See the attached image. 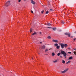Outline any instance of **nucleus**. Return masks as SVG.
I'll use <instances>...</instances> for the list:
<instances>
[{
    "label": "nucleus",
    "mask_w": 76,
    "mask_h": 76,
    "mask_svg": "<svg viewBox=\"0 0 76 76\" xmlns=\"http://www.w3.org/2000/svg\"><path fill=\"white\" fill-rule=\"evenodd\" d=\"M61 54L63 55L65 58H66V56L67 55V54H66V53L64 51L62 50L61 51Z\"/></svg>",
    "instance_id": "obj_1"
},
{
    "label": "nucleus",
    "mask_w": 76,
    "mask_h": 76,
    "mask_svg": "<svg viewBox=\"0 0 76 76\" xmlns=\"http://www.w3.org/2000/svg\"><path fill=\"white\" fill-rule=\"evenodd\" d=\"M10 1H9L6 2L5 4V6H6L7 7L9 6L10 5Z\"/></svg>",
    "instance_id": "obj_2"
},
{
    "label": "nucleus",
    "mask_w": 76,
    "mask_h": 76,
    "mask_svg": "<svg viewBox=\"0 0 76 76\" xmlns=\"http://www.w3.org/2000/svg\"><path fill=\"white\" fill-rule=\"evenodd\" d=\"M68 70H69L68 68L62 71L61 72V73H66V72H67V71H68Z\"/></svg>",
    "instance_id": "obj_3"
},
{
    "label": "nucleus",
    "mask_w": 76,
    "mask_h": 76,
    "mask_svg": "<svg viewBox=\"0 0 76 76\" xmlns=\"http://www.w3.org/2000/svg\"><path fill=\"white\" fill-rule=\"evenodd\" d=\"M59 45H61V46L62 48H64V44L63 43H59Z\"/></svg>",
    "instance_id": "obj_4"
},
{
    "label": "nucleus",
    "mask_w": 76,
    "mask_h": 76,
    "mask_svg": "<svg viewBox=\"0 0 76 76\" xmlns=\"http://www.w3.org/2000/svg\"><path fill=\"white\" fill-rule=\"evenodd\" d=\"M65 34L66 35H68L69 37H70V33H65Z\"/></svg>",
    "instance_id": "obj_5"
},
{
    "label": "nucleus",
    "mask_w": 76,
    "mask_h": 76,
    "mask_svg": "<svg viewBox=\"0 0 76 76\" xmlns=\"http://www.w3.org/2000/svg\"><path fill=\"white\" fill-rule=\"evenodd\" d=\"M45 49V46L43 45V46H42V50H44Z\"/></svg>",
    "instance_id": "obj_6"
},
{
    "label": "nucleus",
    "mask_w": 76,
    "mask_h": 76,
    "mask_svg": "<svg viewBox=\"0 0 76 76\" xmlns=\"http://www.w3.org/2000/svg\"><path fill=\"white\" fill-rule=\"evenodd\" d=\"M31 1L32 4H35V2H34L33 0H31Z\"/></svg>",
    "instance_id": "obj_7"
},
{
    "label": "nucleus",
    "mask_w": 76,
    "mask_h": 76,
    "mask_svg": "<svg viewBox=\"0 0 76 76\" xmlns=\"http://www.w3.org/2000/svg\"><path fill=\"white\" fill-rule=\"evenodd\" d=\"M53 42H58V40H56L54 39L53 40Z\"/></svg>",
    "instance_id": "obj_8"
},
{
    "label": "nucleus",
    "mask_w": 76,
    "mask_h": 76,
    "mask_svg": "<svg viewBox=\"0 0 76 76\" xmlns=\"http://www.w3.org/2000/svg\"><path fill=\"white\" fill-rule=\"evenodd\" d=\"M68 46V45H67V44H64V47L65 48H66Z\"/></svg>",
    "instance_id": "obj_9"
},
{
    "label": "nucleus",
    "mask_w": 76,
    "mask_h": 76,
    "mask_svg": "<svg viewBox=\"0 0 76 76\" xmlns=\"http://www.w3.org/2000/svg\"><path fill=\"white\" fill-rule=\"evenodd\" d=\"M36 34L37 32H34V33L32 34V35H36Z\"/></svg>",
    "instance_id": "obj_10"
},
{
    "label": "nucleus",
    "mask_w": 76,
    "mask_h": 76,
    "mask_svg": "<svg viewBox=\"0 0 76 76\" xmlns=\"http://www.w3.org/2000/svg\"><path fill=\"white\" fill-rule=\"evenodd\" d=\"M52 56H55V53H52Z\"/></svg>",
    "instance_id": "obj_11"
},
{
    "label": "nucleus",
    "mask_w": 76,
    "mask_h": 76,
    "mask_svg": "<svg viewBox=\"0 0 76 76\" xmlns=\"http://www.w3.org/2000/svg\"><path fill=\"white\" fill-rule=\"evenodd\" d=\"M53 31H56L57 29L56 28H53Z\"/></svg>",
    "instance_id": "obj_12"
},
{
    "label": "nucleus",
    "mask_w": 76,
    "mask_h": 76,
    "mask_svg": "<svg viewBox=\"0 0 76 76\" xmlns=\"http://www.w3.org/2000/svg\"><path fill=\"white\" fill-rule=\"evenodd\" d=\"M71 59H73L72 57H71L69 58V60H71Z\"/></svg>",
    "instance_id": "obj_13"
},
{
    "label": "nucleus",
    "mask_w": 76,
    "mask_h": 76,
    "mask_svg": "<svg viewBox=\"0 0 76 76\" xmlns=\"http://www.w3.org/2000/svg\"><path fill=\"white\" fill-rule=\"evenodd\" d=\"M65 63H66V61H65L64 60H62V63H63V64H65Z\"/></svg>",
    "instance_id": "obj_14"
},
{
    "label": "nucleus",
    "mask_w": 76,
    "mask_h": 76,
    "mask_svg": "<svg viewBox=\"0 0 76 76\" xmlns=\"http://www.w3.org/2000/svg\"><path fill=\"white\" fill-rule=\"evenodd\" d=\"M56 48L57 49H59V48H60V46H57L56 47Z\"/></svg>",
    "instance_id": "obj_15"
},
{
    "label": "nucleus",
    "mask_w": 76,
    "mask_h": 76,
    "mask_svg": "<svg viewBox=\"0 0 76 76\" xmlns=\"http://www.w3.org/2000/svg\"><path fill=\"white\" fill-rule=\"evenodd\" d=\"M57 60H56L53 61V63H57Z\"/></svg>",
    "instance_id": "obj_16"
},
{
    "label": "nucleus",
    "mask_w": 76,
    "mask_h": 76,
    "mask_svg": "<svg viewBox=\"0 0 76 76\" xmlns=\"http://www.w3.org/2000/svg\"><path fill=\"white\" fill-rule=\"evenodd\" d=\"M48 13H49V12H48V11H47V12H45V14H46V15H47V14H48Z\"/></svg>",
    "instance_id": "obj_17"
},
{
    "label": "nucleus",
    "mask_w": 76,
    "mask_h": 76,
    "mask_svg": "<svg viewBox=\"0 0 76 76\" xmlns=\"http://www.w3.org/2000/svg\"><path fill=\"white\" fill-rule=\"evenodd\" d=\"M54 45L55 46H56V47H57V46H58V44L56 43L55 44H54Z\"/></svg>",
    "instance_id": "obj_18"
},
{
    "label": "nucleus",
    "mask_w": 76,
    "mask_h": 76,
    "mask_svg": "<svg viewBox=\"0 0 76 76\" xmlns=\"http://www.w3.org/2000/svg\"><path fill=\"white\" fill-rule=\"evenodd\" d=\"M70 63V61H69L68 62H66V64H69V63Z\"/></svg>",
    "instance_id": "obj_19"
},
{
    "label": "nucleus",
    "mask_w": 76,
    "mask_h": 76,
    "mask_svg": "<svg viewBox=\"0 0 76 76\" xmlns=\"http://www.w3.org/2000/svg\"><path fill=\"white\" fill-rule=\"evenodd\" d=\"M47 25H48V26H50V25H51V24L50 23H48L47 24Z\"/></svg>",
    "instance_id": "obj_20"
},
{
    "label": "nucleus",
    "mask_w": 76,
    "mask_h": 76,
    "mask_svg": "<svg viewBox=\"0 0 76 76\" xmlns=\"http://www.w3.org/2000/svg\"><path fill=\"white\" fill-rule=\"evenodd\" d=\"M48 51V49H46L45 50V52H47V51Z\"/></svg>",
    "instance_id": "obj_21"
},
{
    "label": "nucleus",
    "mask_w": 76,
    "mask_h": 76,
    "mask_svg": "<svg viewBox=\"0 0 76 76\" xmlns=\"http://www.w3.org/2000/svg\"><path fill=\"white\" fill-rule=\"evenodd\" d=\"M61 23H63V24H64V21H61Z\"/></svg>",
    "instance_id": "obj_22"
},
{
    "label": "nucleus",
    "mask_w": 76,
    "mask_h": 76,
    "mask_svg": "<svg viewBox=\"0 0 76 76\" xmlns=\"http://www.w3.org/2000/svg\"><path fill=\"white\" fill-rule=\"evenodd\" d=\"M32 28H31L30 29V32H32Z\"/></svg>",
    "instance_id": "obj_23"
},
{
    "label": "nucleus",
    "mask_w": 76,
    "mask_h": 76,
    "mask_svg": "<svg viewBox=\"0 0 76 76\" xmlns=\"http://www.w3.org/2000/svg\"><path fill=\"white\" fill-rule=\"evenodd\" d=\"M60 53H58L57 54V56H60Z\"/></svg>",
    "instance_id": "obj_24"
},
{
    "label": "nucleus",
    "mask_w": 76,
    "mask_h": 76,
    "mask_svg": "<svg viewBox=\"0 0 76 76\" xmlns=\"http://www.w3.org/2000/svg\"><path fill=\"white\" fill-rule=\"evenodd\" d=\"M74 53L75 54V55H76V51L75 50V51L74 52Z\"/></svg>",
    "instance_id": "obj_25"
},
{
    "label": "nucleus",
    "mask_w": 76,
    "mask_h": 76,
    "mask_svg": "<svg viewBox=\"0 0 76 76\" xmlns=\"http://www.w3.org/2000/svg\"><path fill=\"white\" fill-rule=\"evenodd\" d=\"M44 10H43L42 11H41V13H42H42H44Z\"/></svg>",
    "instance_id": "obj_26"
},
{
    "label": "nucleus",
    "mask_w": 76,
    "mask_h": 76,
    "mask_svg": "<svg viewBox=\"0 0 76 76\" xmlns=\"http://www.w3.org/2000/svg\"><path fill=\"white\" fill-rule=\"evenodd\" d=\"M47 28H49V29H51L52 28L51 27H48Z\"/></svg>",
    "instance_id": "obj_27"
},
{
    "label": "nucleus",
    "mask_w": 76,
    "mask_h": 76,
    "mask_svg": "<svg viewBox=\"0 0 76 76\" xmlns=\"http://www.w3.org/2000/svg\"><path fill=\"white\" fill-rule=\"evenodd\" d=\"M48 38L49 39H50V38H51V37H50V36H48Z\"/></svg>",
    "instance_id": "obj_28"
},
{
    "label": "nucleus",
    "mask_w": 76,
    "mask_h": 76,
    "mask_svg": "<svg viewBox=\"0 0 76 76\" xmlns=\"http://www.w3.org/2000/svg\"><path fill=\"white\" fill-rule=\"evenodd\" d=\"M68 53H69V54H72V52H68Z\"/></svg>",
    "instance_id": "obj_29"
},
{
    "label": "nucleus",
    "mask_w": 76,
    "mask_h": 76,
    "mask_svg": "<svg viewBox=\"0 0 76 76\" xmlns=\"http://www.w3.org/2000/svg\"><path fill=\"white\" fill-rule=\"evenodd\" d=\"M50 11H53V9H50Z\"/></svg>",
    "instance_id": "obj_30"
},
{
    "label": "nucleus",
    "mask_w": 76,
    "mask_h": 76,
    "mask_svg": "<svg viewBox=\"0 0 76 76\" xmlns=\"http://www.w3.org/2000/svg\"><path fill=\"white\" fill-rule=\"evenodd\" d=\"M20 1H21V0H18V2L20 3Z\"/></svg>",
    "instance_id": "obj_31"
},
{
    "label": "nucleus",
    "mask_w": 76,
    "mask_h": 76,
    "mask_svg": "<svg viewBox=\"0 0 76 76\" xmlns=\"http://www.w3.org/2000/svg\"><path fill=\"white\" fill-rule=\"evenodd\" d=\"M31 12L32 13H34V12H33V11H32V10H31Z\"/></svg>",
    "instance_id": "obj_32"
},
{
    "label": "nucleus",
    "mask_w": 76,
    "mask_h": 76,
    "mask_svg": "<svg viewBox=\"0 0 76 76\" xmlns=\"http://www.w3.org/2000/svg\"><path fill=\"white\" fill-rule=\"evenodd\" d=\"M60 56V57H61V58H63V57H62V56Z\"/></svg>",
    "instance_id": "obj_33"
},
{
    "label": "nucleus",
    "mask_w": 76,
    "mask_h": 76,
    "mask_svg": "<svg viewBox=\"0 0 76 76\" xmlns=\"http://www.w3.org/2000/svg\"><path fill=\"white\" fill-rule=\"evenodd\" d=\"M68 49L69 50H70V48H68Z\"/></svg>",
    "instance_id": "obj_34"
},
{
    "label": "nucleus",
    "mask_w": 76,
    "mask_h": 76,
    "mask_svg": "<svg viewBox=\"0 0 76 76\" xmlns=\"http://www.w3.org/2000/svg\"><path fill=\"white\" fill-rule=\"evenodd\" d=\"M73 36H71V37H71V38H73Z\"/></svg>",
    "instance_id": "obj_35"
},
{
    "label": "nucleus",
    "mask_w": 76,
    "mask_h": 76,
    "mask_svg": "<svg viewBox=\"0 0 76 76\" xmlns=\"http://www.w3.org/2000/svg\"><path fill=\"white\" fill-rule=\"evenodd\" d=\"M76 38H75V39H74V41H75V40H76Z\"/></svg>",
    "instance_id": "obj_36"
},
{
    "label": "nucleus",
    "mask_w": 76,
    "mask_h": 76,
    "mask_svg": "<svg viewBox=\"0 0 76 76\" xmlns=\"http://www.w3.org/2000/svg\"><path fill=\"white\" fill-rule=\"evenodd\" d=\"M40 44H42V42H40Z\"/></svg>",
    "instance_id": "obj_37"
},
{
    "label": "nucleus",
    "mask_w": 76,
    "mask_h": 76,
    "mask_svg": "<svg viewBox=\"0 0 76 76\" xmlns=\"http://www.w3.org/2000/svg\"><path fill=\"white\" fill-rule=\"evenodd\" d=\"M73 50H76V49H73Z\"/></svg>",
    "instance_id": "obj_38"
},
{
    "label": "nucleus",
    "mask_w": 76,
    "mask_h": 76,
    "mask_svg": "<svg viewBox=\"0 0 76 76\" xmlns=\"http://www.w3.org/2000/svg\"><path fill=\"white\" fill-rule=\"evenodd\" d=\"M40 34H41V32H40Z\"/></svg>",
    "instance_id": "obj_39"
},
{
    "label": "nucleus",
    "mask_w": 76,
    "mask_h": 76,
    "mask_svg": "<svg viewBox=\"0 0 76 76\" xmlns=\"http://www.w3.org/2000/svg\"><path fill=\"white\" fill-rule=\"evenodd\" d=\"M51 50V49H49V50Z\"/></svg>",
    "instance_id": "obj_40"
},
{
    "label": "nucleus",
    "mask_w": 76,
    "mask_h": 76,
    "mask_svg": "<svg viewBox=\"0 0 76 76\" xmlns=\"http://www.w3.org/2000/svg\"><path fill=\"white\" fill-rule=\"evenodd\" d=\"M26 0H24V1H26Z\"/></svg>",
    "instance_id": "obj_41"
},
{
    "label": "nucleus",
    "mask_w": 76,
    "mask_h": 76,
    "mask_svg": "<svg viewBox=\"0 0 76 76\" xmlns=\"http://www.w3.org/2000/svg\"><path fill=\"white\" fill-rule=\"evenodd\" d=\"M38 54H39V53H38Z\"/></svg>",
    "instance_id": "obj_42"
},
{
    "label": "nucleus",
    "mask_w": 76,
    "mask_h": 76,
    "mask_svg": "<svg viewBox=\"0 0 76 76\" xmlns=\"http://www.w3.org/2000/svg\"><path fill=\"white\" fill-rule=\"evenodd\" d=\"M32 59H33V58H32Z\"/></svg>",
    "instance_id": "obj_43"
},
{
    "label": "nucleus",
    "mask_w": 76,
    "mask_h": 76,
    "mask_svg": "<svg viewBox=\"0 0 76 76\" xmlns=\"http://www.w3.org/2000/svg\"><path fill=\"white\" fill-rule=\"evenodd\" d=\"M46 55H47V54H46Z\"/></svg>",
    "instance_id": "obj_44"
}]
</instances>
